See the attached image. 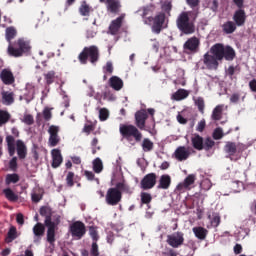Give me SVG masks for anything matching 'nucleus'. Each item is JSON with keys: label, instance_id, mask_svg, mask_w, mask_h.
Here are the masks:
<instances>
[{"label": "nucleus", "instance_id": "nucleus-46", "mask_svg": "<svg viewBox=\"0 0 256 256\" xmlns=\"http://www.w3.org/2000/svg\"><path fill=\"white\" fill-rule=\"evenodd\" d=\"M89 235L92 238L94 242L99 241V233L97 232L96 226H90L89 227Z\"/></svg>", "mask_w": 256, "mask_h": 256}, {"label": "nucleus", "instance_id": "nucleus-59", "mask_svg": "<svg viewBox=\"0 0 256 256\" xmlns=\"http://www.w3.org/2000/svg\"><path fill=\"white\" fill-rule=\"evenodd\" d=\"M84 176L86 177V179L88 181H95V173L89 171V170H85L84 171Z\"/></svg>", "mask_w": 256, "mask_h": 256}, {"label": "nucleus", "instance_id": "nucleus-48", "mask_svg": "<svg viewBox=\"0 0 256 256\" xmlns=\"http://www.w3.org/2000/svg\"><path fill=\"white\" fill-rule=\"evenodd\" d=\"M75 173L74 172H68L66 176V185L67 187H73L75 185Z\"/></svg>", "mask_w": 256, "mask_h": 256}, {"label": "nucleus", "instance_id": "nucleus-62", "mask_svg": "<svg viewBox=\"0 0 256 256\" xmlns=\"http://www.w3.org/2000/svg\"><path fill=\"white\" fill-rule=\"evenodd\" d=\"M233 251L235 255H241V253H243V246L241 244H236Z\"/></svg>", "mask_w": 256, "mask_h": 256}, {"label": "nucleus", "instance_id": "nucleus-10", "mask_svg": "<svg viewBox=\"0 0 256 256\" xmlns=\"http://www.w3.org/2000/svg\"><path fill=\"white\" fill-rule=\"evenodd\" d=\"M70 233L72 237L76 239H83L87 233V228H85V223L81 221H76L70 225Z\"/></svg>", "mask_w": 256, "mask_h": 256}, {"label": "nucleus", "instance_id": "nucleus-58", "mask_svg": "<svg viewBox=\"0 0 256 256\" xmlns=\"http://www.w3.org/2000/svg\"><path fill=\"white\" fill-rule=\"evenodd\" d=\"M9 168L11 171H17V157H13L9 162Z\"/></svg>", "mask_w": 256, "mask_h": 256}, {"label": "nucleus", "instance_id": "nucleus-32", "mask_svg": "<svg viewBox=\"0 0 256 256\" xmlns=\"http://www.w3.org/2000/svg\"><path fill=\"white\" fill-rule=\"evenodd\" d=\"M192 146L196 149V151H203L204 140L203 137L199 134H194L191 138Z\"/></svg>", "mask_w": 256, "mask_h": 256}, {"label": "nucleus", "instance_id": "nucleus-5", "mask_svg": "<svg viewBox=\"0 0 256 256\" xmlns=\"http://www.w3.org/2000/svg\"><path fill=\"white\" fill-rule=\"evenodd\" d=\"M100 56L99 47L92 45L83 48L78 55V61L81 65H87L88 61H90L92 65H95L99 61Z\"/></svg>", "mask_w": 256, "mask_h": 256}, {"label": "nucleus", "instance_id": "nucleus-36", "mask_svg": "<svg viewBox=\"0 0 256 256\" xmlns=\"http://www.w3.org/2000/svg\"><path fill=\"white\" fill-rule=\"evenodd\" d=\"M17 237H19V234H17V227L10 226L7 236L5 238V243H13V241H15Z\"/></svg>", "mask_w": 256, "mask_h": 256}, {"label": "nucleus", "instance_id": "nucleus-19", "mask_svg": "<svg viewBox=\"0 0 256 256\" xmlns=\"http://www.w3.org/2000/svg\"><path fill=\"white\" fill-rule=\"evenodd\" d=\"M0 79L4 85H13V83H15V75L7 68L0 72Z\"/></svg>", "mask_w": 256, "mask_h": 256}, {"label": "nucleus", "instance_id": "nucleus-29", "mask_svg": "<svg viewBox=\"0 0 256 256\" xmlns=\"http://www.w3.org/2000/svg\"><path fill=\"white\" fill-rule=\"evenodd\" d=\"M44 81L46 85H53L59 79V76H57V72L55 70H50L43 74Z\"/></svg>", "mask_w": 256, "mask_h": 256}, {"label": "nucleus", "instance_id": "nucleus-6", "mask_svg": "<svg viewBox=\"0 0 256 256\" xmlns=\"http://www.w3.org/2000/svg\"><path fill=\"white\" fill-rule=\"evenodd\" d=\"M165 13L160 12L155 17L149 16L144 20L145 25H152V32L159 35L163 31V25H165Z\"/></svg>", "mask_w": 256, "mask_h": 256}, {"label": "nucleus", "instance_id": "nucleus-20", "mask_svg": "<svg viewBox=\"0 0 256 256\" xmlns=\"http://www.w3.org/2000/svg\"><path fill=\"white\" fill-rule=\"evenodd\" d=\"M233 21L236 24V27H243V25H245V22L247 21V14H245V10H236L233 15Z\"/></svg>", "mask_w": 256, "mask_h": 256}, {"label": "nucleus", "instance_id": "nucleus-3", "mask_svg": "<svg viewBox=\"0 0 256 256\" xmlns=\"http://www.w3.org/2000/svg\"><path fill=\"white\" fill-rule=\"evenodd\" d=\"M187 11L181 12L176 19V26L183 35H193L195 33V19H197V14H195L193 20L189 17Z\"/></svg>", "mask_w": 256, "mask_h": 256}, {"label": "nucleus", "instance_id": "nucleus-7", "mask_svg": "<svg viewBox=\"0 0 256 256\" xmlns=\"http://www.w3.org/2000/svg\"><path fill=\"white\" fill-rule=\"evenodd\" d=\"M44 225L47 227L46 231V241L51 245L52 247H55V241H57L56 235H57V229H59L58 225L59 222H53V220L48 217L44 220Z\"/></svg>", "mask_w": 256, "mask_h": 256}, {"label": "nucleus", "instance_id": "nucleus-61", "mask_svg": "<svg viewBox=\"0 0 256 256\" xmlns=\"http://www.w3.org/2000/svg\"><path fill=\"white\" fill-rule=\"evenodd\" d=\"M187 5L194 9V7H199V3H201V0H186Z\"/></svg>", "mask_w": 256, "mask_h": 256}, {"label": "nucleus", "instance_id": "nucleus-25", "mask_svg": "<svg viewBox=\"0 0 256 256\" xmlns=\"http://www.w3.org/2000/svg\"><path fill=\"white\" fill-rule=\"evenodd\" d=\"M123 16H119L115 20H113L109 26V31L111 35H117L119 33V30L121 29V25H123Z\"/></svg>", "mask_w": 256, "mask_h": 256}, {"label": "nucleus", "instance_id": "nucleus-37", "mask_svg": "<svg viewBox=\"0 0 256 256\" xmlns=\"http://www.w3.org/2000/svg\"><path fill=\"white\" fill-rule=\"evenodd\" d=\"M187 97H189V91L185 89H178L172 95V99H174V101H183V99H187Z\"/></svg>", "mask_w": 256, "mask_h": 256}, {"label": "nucleus", "instance_id": "nucleus-40", "mask_svg": "<svg viewBox=\"0 0 256 256\" xmlns=\"http://www.w3.org/2000/svg\"><path fill=\"white\" fill-rule=\"evenodd\" d=\"M21 177L17 173L7 174L5 178V185H11L12 183H19Z\"/></svg>", "mask_w": 256, "mask_h": 256}, {"label": "nucleus", "instance_id": "nucleus-18", "mask_svg": "<svg viewBox=\"0 0 256 256\" xmlns=\"http://www.w3.org/2000/svg\"><path fill=\"white\" fill-rule=\"evenodd\" d=\"M33 235H34V243H41V239L45 235V224L38 222L36 223L33 228Z\"/></svg>", "mask_w": 256, "mask_h": 256}, {"label": "nucleus", "instance_id": "nucleus-39", "mask_svg": "<svg viewBox=\"0 0 256 256\" xmlns=\"http://www.w3.org/2000/svg\"><path fill=\"white\" fill-rule=\"evenodd\" d=\"M140 201H141V205H147V207H149V205L153 201V196H151L149 192H141Z\"/></svg>", "mask_w": 256, "mask_h": 256}, {"label": "nucleus", "instance_id": "nucleus-52", "mask_svg": "<svg viewBox=\"0 0 256 256\" xmlns=\"http://www.w3.org/2000/svg\"><path fill=\"white\" fill-rule=\"evenodd\" d=\"M90 255L91 256H99V244L97 242H93L90 249Z\"/></svg>", "mask_w": 256, "mask_h": 256}, {"label": "nucleus", "instance_id": "nucleus-2", "mask_svg": "<svg viewBox=\"0 0 256 256\" xmlns=\"http://www.w3.org/2000/svg\"><path fill=\"white\" fill-rule=\"evenodd\" d=\"M17 37V28L15 26H9L5 30V39L8 43L7 54L9 57L19 59L25 55L31 53V41L26 38H18L13 42V39Z\"/></svg>", "mask_w": 256, "mask_h": 256}, {"label": "nucleus", "instance_id": "nucleus-15", "mask_svg": "<svg viewBox=\"0 0 256 256\" xmlns=\"http://www.w3.org/2000/svg\"><path fill=\"white\" fill-rule=\"evenodd\" d=\"M219 61L220 60L217 59L216 56H214L213 54H209V52H207L203 56V63L210 71H217V69L219 68Z\"/></svg>", "mask_w": 256, "mask_h": 256}, {"label": "nucleus", "instance_id": "nucleus-55", "mask_svg": "<svg viewBox=\"0 0 256 256\" xmlns=\"http://www.w3.org/2000/svg\"><path fill=\"white\" fill-rule=\"evenodd\" d=\"M220 224H221V216H219V214H214L211 220L212 227H219Z\"/></svg>", "mask_w": 256, "mask_h": 256}, {"label": "nucleus", "instance_id": "nucleus-16", "mask_svg": "<svg viewBox=\"0 0 256 256\" xmlns=\"http://www.w3.org/2000/svg\"><path fill=\"white\" fill-rule=\"evenodd\" d=\"M247 149V147H245V145L243 144H236L235 142H226L225 146H224V151L225 153H227L228 155H230V157H233V155H235V153H241V151H245Z\"/></svg>", "mask_w": 256, "mask_h": 256}, {"label": "nucleus", "instance_id": "nucleus-4", "mask_svg": "<svg viewBox=\"0 0 256 256\" xmlns=\"http://www.w3.org/2000/svg\"><path fill=\"white\" fill-rule=\"evenodd\" d=\"M210 53L219 61H223V59H225L226 61H233L236 55L235 49H233V47L225 46L222 43L214 44L210 48Z\"/></svg>", "mask_w": 256, "mask_h": 256}, {"label": "nucleus", "instance_id": "nucleus-49", "mask_svg": "<svg viewBox=\"0 0 256 256\" xmlns=\"http://www.w3.org/2000/svg\"><path fill=\"white\" fill-rule=\"evenodd\" d=\"M40 215L42 217H45V219H47L48 217H50V219H52L51 218V208H49L47 206H42L40 208Z\"/></svg>", "mask_w": 256, "mask_h": 256}, {"label": "nucleus", "instance_id": "nucleus-17", "mask_svg": "<svg viewBox=\"0 0 256 256\" xmlns=\"http://www.w3.org/2000/svg\"><path fill=\"white\" fill-rule=\"evenodd\" d=\"M48 133L50 135L49 137L50 147H57V145H59V141H61V138H59L58 126H55V125L50 126L48 129Z\"/></svg>", "mask_w": 256, "mask_h": 256}, {"label": "nucleus", "instance_id": "nucleus-38", "mask_svg": "<svg viewBox=\"0 0 256 256\" xmlns=\"http://www.w3.org/2000/svg\"><path fill=\"white\" fill-rule=\"evenodd\" d=\"M223 117V105H218L214 108L212 112L213 121H221Z\"/></svg>", "mask_w": 256, "mask_h": 256}, {"label": "nucleus", "instance_id": "nucleus-12", "mask_svg": "<svg viewBox=\"0 0 256 256\" xmlns=\"http://www.w3.org/2000/svg\"><path fill=\"white\" fill-rule=\"evenodd\" d=\"M12 135L6 136V143H7V149H8V155L10 157H13L15 155V138L19 137V129L13 127L11 129Z\"/></svg>", "mask_w": 256, "mask_h": 256}, {"label": "nucleus", "instance_id": "nucleus-41", "mask_svg": "<svg viewBox=\"0 0 256 256\" xmlns=\"http://www.w3.org/2000/svg\"><path fill=\"white\" fill-rule=\"evenodd\" d=\"M10 119H11V114H9L5 110H0V127H3V125H6V123H9Z\"/></svg>", "mask_w": 256, "mask_h": 256}, {"label": "nucleus", "instance_id": "nucleus-33", "mask_svg": "<svg viewBox=\"0 0 256 256\" xmlns=\"http://www.w3.org/2000/svg\"><path fill=\"white\" fill-rule=\"evenodd\" d=\"M3 195L10 201V203H17L19 201V195H17L11 188H5L3 190Z\"/></svg>", "mask_w": 256, "mask_h": 256}, {"label": "nucleus", "instance_id": "nucleus-1", "mask_svg": "<svg viewBox=\"0 0 256 256\" xmlns=\"http://www.w3.org/2000/svg\"><path fill=\"white\" fill-rule=\"evenodd\" d=\"M147 119H149L147 111L139 110L135 113L136 126L133 124H120L119 133L122 139H125V141L130 143V145L141 143V141H143V133L140 131H148L151 133V129H155V122H151V124L146 125Z\"/></svg>", "mask_w": 256, "mask_h": 256}, {"label": "nucleus", "instance_id": "nucleus-57", "mask_svg": "<svg viewBox=\"0 0 256 256\" xmlns=\"http://www.w3.org/2000/svg\"><path fill=\"white\" fill-rule=\"evenodd\" d=\"M162 255H164V256H178L179 253H177V251H175V249H173V248H166V251L162 252Z\"/></svg>", "mask_w": 256, "mask_h": 256}, {"label": "nucleus", "instance_id": "nucleus-24", "mask_svg": "<svg viewBox=\"0 0 256 256\" xmlns=\"http://www.w3.org/2000/svg\"><path fill=\"white\" fill-rule=\"evenodd\" d=\"M189 155V151H187V148L184 146H179L174 152V156L177 161H187V159H189Z\"/></svg>", "mask_w": 256, "mask_h": 256}, {"label": "nucleus", "instance_id": "nucleus-22", "mask_svg": "<svg viewBox=\"0 0 256 256\" xmlns=\"http://www.w3.org/2000/svg\"><path fill=\"white\" fill-rule=\"evenodd\" d=\"M192 231L195 235V238L199 239L200 241H205V239H207V235H209V230L202 226L193 227Z\"/></svg>", "mask_w": 256, "mask_h": 256}, {"label": "nucleus", "instance_id": "nucleus-53", "mask_svg": "<svg viewBox=\"0 0 256 256\" xmlns=\"http://www.w3.org/2000/svg\"><path fill=\"white\" fill-rule=\"evenodd\" d=\"M95 129V124L93 122H90V124H85L83 127V133H86V135H91V132Z\"/></svg>", "mask_w": 256, "mask_h": 256}, {"label": "nucleus", "instance_id": "nucleus-14", "mask_svg": "<svg viewBox=\"0 0 256 256\" xmlns=\"http://www.w3.org/2000/svg\"><path fill=\"white\" fill-rule=\"evenodd\" d=\"M100 3L106 5V11L112 15H119L121 13V0H99Z\"/></svg>", "mask_w": 256, "mask_h": 256}, {"label": "nucleus", "instance_id": "nucleus-63", "mask_svg": "<svg viewBox=\"0 0 256 256\" xmlns=\"http://www.w3.org/2000/svg\"><path fill=\"white\" fill-rule=\"evenodd\" d=\"M239 99H241V95H239V93H234L230 97V102L231 103H239Z\"/></svg>", "mask_w": 256, "mask_h": 256}, {"label": "nucleus", "instance_id": "nucleus-23", "mask_svg": "<svg viewBox=\"0 0 256 256\" xmlns=\"http://www.w3.org/2000/svg\"><path fill=\"white\" fill-rule=\"evenodd\" d=\"M195 174H189L185 179L184 183H180L177 185V191H183L184 189H189L191 185L195 183L196 180Z\"/></svg>", "mask_w": 256, "mask_h": 256}, {"label": "nucleus", "instance_id": "nucleus-44", "mask_svg": "<svg viewBox=\"0 0 256 256\" xmlns=\"http://www.w3.org/2000/svg\"><path fill=\"white\" fill-rule=\"evenodd\" d=\"M196 107L200 113H205V99L203 97H198L194 100Z\"/></svg>", "mask_w": 256, "mask_h": 256}, {"label": "nucleus", "instance_id": "nucleus-35", "mask_svg": "<svg viewBox=\"0 0 256 256\" xmlns=\"http://www.w3.org/2000/svg\"><path fill=\"white\" fill-rule=\"evenodd\" d=\"M222 31L226 35H231L237 31V26L233 21H227L222 25Z\"/></svg>", "mask_w": 256, "mask_h": 256}, {"label": "nucleus", "instance_id": "nucleus-56", "mask_svg": "<svg viewBox=\"0 0 256 256\" xmlns=\"http://www.w3.org/2000/svg\"><path fill=\"white\" fill-rule=\"evenodd\" d=\"M213 139L219 141V139H223V130L221 128H216L213 132Z\"/></svg>", "mask_w": 256, "mask_h": 256}, {"label": "nucleus", "instance_id": "nucleus-47", "mask_svg": "<svg viewBox=\"0 0 256 256\" xmlns=\"http://www.w3.org/2000/svg\"><path fill=\"white\" fill-rule=\"evenodd\" d=\"M21 121H22V123H25V125L31 126L35 123V118H33V115H31V114H24Z\"/></svg>", "mask_w": 256, "mask_h": 256}, {"label": "nucleus", "instance_id": "nucleus-28", "mask_svg": "<svg viewBox=\"0 0 256 256\" xmlns=\"http://www.w3.org/2000/svg\"><path fill=\"white\" fill-rule=\"evenodd\" d=\"M171 187V176L169 174H163L158 182L157 189L167 190Z\"/></svg>", "mask_w": 256, "mask_h": 256}, {"label": "nucleus", "instance_id": "nucleus-13", "mask_svg": "<svg viewBox=\"0 0 256 256\" xmlns=\"http://www.w3.org/2000/svg\"><path fill=\"white\" fill-rule=\"evenodd\" d=\"M199 45H201V41L199 38L193 36L189 38L183 45V49L185 53L190 55V53H198L199 52Z\"/></svg>", "mask_w": 256, "mask_h": 256}, {"label": "nucleus", "instance_id": "nucleus-43", "mask_svg": "<svg viewBox=\"0 0 256 256\" xmlns=\"http://www.w3.org/2000/svg\"><path fill=\"white\" fill-rule=\"evenodd\" d=\"M154 144L149 138H144L142 141V149L145 153L153 151Z\"/></svg>", "mask_w": 256, "mask_h": 256}, {"label": "nucleus", "instance_id": "nucleus-50", "mask_svg": "<svg viewBox=\"0 0 256 256\" xmlns=\"http://www.w3.org/2000/svg\"><path fill=\"white\" fill-rule=\"evenodd\" d=\"M99 119L100 121H107L109 119V110L107 108H101L99 110Z\"/></svg>", "mask_w": 256, "mask_h": 256}, {"label": "nucleus", "instance_id": "nucleus-26", "mask_svg": "<svg viewBox=\"0 0 256 256\" xmlns=\"http://www.w3.org/2000/svg\"><path fill=\"white\" fill-rule=\"evenodd\" d=\"M61 163H63V156L61 155V150L53 149L52 150V167H53V169H57V167H60Z\"/></svg>", "mask_w": 256, "mask_h": 256}, {"label": "nucleus", "instance_id": "nucleus-34", "mask_svg": "<svg viewBox=\"0 0 256 256\" xmlns=\"http://www.w3.org/2000/svg\"><path fill=\"white\" fill-rule=\"evenodd\" d=\"M110 87L114 89V91H121L123 89V80L118 76H112L109 80Z\"/></svg>", "mask_w": 256, "mask_h": 256}, {"label": "nucleus", "instance_id": "nucleus-11", "mask_svg": "<svg viewBox=\"0 0 256 256\" xmlns=\"http://www.w3.org/2000/svg\"><path fill=\"white\" fill-rule=\"evenodd\" d=\"M155 185H157V174L153 172L146 174L140 182V187L143 191H149V189H153Z\"/></svg>", "mask_w": 256, "mask_h": 256}, {"label": "nucleus", "instance_id": "nucleus-51", "mask_svg": "<svg viewBox=\"0 0 256 256\" xmlns=\"http://www.w3.org/2000/svg\"><path fill=\"white\" fill-rule=\"evenodd\" d=\"M113 69V62L108 61L106 65L103 67V73H105V75H112Z\"/></svg>", "mask_w": 256, "mask_h": 256}, {"label": "nucleus", "instance_id": "nucleus-8", "mask_svg": "<svg viewBox=\"0 0 256 256\" xmlns=\"http://www.w3.org/2000/svg\"><path fill=\"white\" fill-rule=\"evenodd\" d=\"M123 196H121V191L117 190L115 187L109 188L106 192L105 202L107 205L111 207H115V205H119Z\"/></svg>", "mask_w": 256, "mask_h": 256}, {"label": "nucleus", "instance_id": "nucleus-27", "mask_svg": "<svg viewBox=\"0 0 256 256\" xmlns=\"http://www.w3.org/2000/svg\"><path fill=\"white\" fill-rule=\"evenodd\" d=\"M114 188H116L117 191H120L121 197H123V193H126V195H132L133 193V188H131L125 181L116 183Z\"/></svg>", "mask_w": 256, "mask_h": 256}, {"label": "nucleus", "instance_id": "nucleus-54", "mask_svg": "<svg viewBox=\"0 0 256 256\" xmlns=\"http://www.w3.org/2000/svg\"><path fill=\"white\" fill-rule=\"evenodd\" d=\"M43 118L45 119V121H51L53 114L51 113V109L49 108H44L43 112H42Z\"/></svg>", "mask_w": 256, "mask_h": 256}, {"label": "nucleus", "instance_id": "nucleus-64", "mask_svg": "<svg viewBox=\"0 0 256 256\" xmlns=\"http://www.w3.org/2000/svg\"><path fill=\"white\" fill-rule=\"evenodd\" d=\"M249 87H250V90H251L253 93H256V79H252V80L249 82Z\"/></svg>", "mask_w": 256, "mask_h": 256}, {"label": "nucleus", "instance_id": "nucleus-9", "mask_svg": "<svg viewBox=\"0 0 256 256\" xmlns=\"http://www.w3.org/2000/svg\"><path fill=\"white\" fill-rule=\"evenodd\" d=\"M166 242L172 249H179V247L185 243V234L183 232H175L167 236Z\"/></svg>", "mask_w": 256, "mask_h": 256}, {"label": "nucleus", "instance_id": "nucleus-60", "mask_svg": "<svg viewBox=\"0 0 256 256\" xmlns=\"http://www.w3.org/2000/svg\"><path fill=\"white\" fill-rule=\"evenodd\" d=\"M205 127H206L205 120H201L196 127V131H199V133H203V131H205Z\"/></svg>", "mask_w": 256, "mask_h": 256}, {"label": "nucleus", "instance_id": "nucleus-21", "mask_svg": "<svg viewBox=\"0 0 256 256\" xmlns=\"http://www.w3.org/2000/svg\"><path fill=\"white\" fill-rule=\"evenodd\" d=\"M15 151L17 152L18 158L23 160L27 157V145H25V142L23 140H17L16 141V147Z\"/></svg>", "mask_w": 256, "mask_h": 256}, {"label": "nucleus", "instance_id": "nucleus-45", "mask_svg": "<svg viewBox=\"0 0 256 256\" xmlns=\"http://www.w3.org/2000/svg\"><path fill=\"white\" fill-rule=\"evenodd\" d=\"M213 147H215V141L211 139V137L206 138L203 144V149L205 151H211Z\"/></svg>", "mask_w": 256, "mask_h": 256}, {"label": "nucleus", "instance_id": "nucleus-31", "mask_svg": "<svg viewBox=\"0 0 256 256\" xmlns=\"http://www.w3.org/2000/svg\"><path fill=\"white\" fill-rule=\"evenodd\" d=\"M2 103L3 105H13L15 103V94L9 91H2Z\"/></svg>", "mask_w": 256, "mask_h": 256}, {"label": "nucleus", "instance_id": "nucleus-42", "mask_svg": "<svg viewBox=\"0 0 256 256\" xmlns=\"http://www.w3.org/2000/svg\"><path fill=\"white\" fill-rule=\"evenodd\" d=\"M94 173H101L103 171V161L101 158H96L92 162Z\"/></svg>", "mask_w": 256, "mask_h": 256}, {"label": "nucleus", "instance_id": "nucleus-30", "mask_svg": "<svg viewBox=\"0 0 256 256\" xmlns=\"http://www.w3.org/2000/svg\"><path fill=\"white\" fill-rule=\"evenodd\" d=\"M78 11L82 17H89V15L93 13V7H91L87 1H82Z\"/></svg>", "mask_w": 256, "mask_h": 256}]
</instances>
